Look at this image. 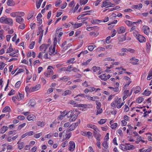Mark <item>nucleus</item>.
I'll list each match as a JSON object with an SVG mask.
<instances>
[{
    "instance_id": "4be33fe9",
    "label": "nucleus",
    "mask_w": 152,
    "mask_h": 152,
    "mask_svg": "<svg viewBox=\"0 0 152 152\" xmlns=\"http://www.w3.org/2000/svg\"><path fill=\"white\" fill-rule=\"evenodd\" d=\"M140 152H150L151 151V147H149L147 149H145L143 148L139 150Z\"/></svg>"
},
{
    "instance_id": "49530a36",
    "label": "nucleus",
    "mask_w": 152,
    "mask_h": 152,
    "mask_svg": "<svg viewBox=\"0 0 152 152\" xmlns=\"http://www.w3.org/2000/svg\"><path fill=\"white\" fill-rule=\"evenodd\" d=\"M107 121L106 119H102L98 122L100 124H102L105 123Z\"/></svg>"
},
{
    "instance_id": "c756f323",
    "label": "nucleus",
    "mask_w": 152,
    "mask_h": 152,
    "mask_svg": "<svg viewBox=\"0 0 152 152\" xmlns=\"http://www.w3.org/2000/svg\"><path fill=\"white\" fill-rule=\"evenodd\" d=\"M10 110V107L8 106H7L3 109L2 112L4 113L7 112H9Z\"/></svg>"
},
{
    "instance_id": "1a4fd4ad",
    "label": "nucleus",
    "mask_w": 152,
    "mask_h": 152,
    "mask_svg": "<svg viewBox=\"0 0 152 152\" xmlns=\"http://www.w3.org/2000/svg\"><path fill=\"white\" fill-rule=\"evenodd\" d=\"M38 29L39 30V31H40V32H41V33H40V34L39 36L38 41L39 43H41V41L43 35L44 30L42 29L41 26L38 27Z\"/></svg>"
},
{
    "instance_id": "20e7f679",
    "label": "nucleus",
    "mask_w": 152,
    "mask_h": 152,
    "mask_svg": "<svg viewBox=\"0 0 152 152\" xmlns=\"http://www.w3.org/2000/svg\"><path fill=\"white\" fill-rule=\"evenodd\" d=\"M121 100V99H119L117 100L113 101L111 104L112 107L114 108L117 107L118 109L120 108V103Z\"/></svg>"
},
{
    "instance_id": "412c9836",
    "label": "nucleus",
    "mask_w": 152,
    "mask_h": 152,
    "mask_svg": "<svg viewBox=\"0 0 152 152\" xmlns=\"http://www.w3.org/2000/svg\"><path fill=\"white\" fill-rule=\"evenodd\" d=\"M27 119L28 121H34L36 120V118L34 115L32 114L28 115L27 117Z\"/></svg>"
},
{
    "instance_id": "f704fd0d",
    "label": "nucleus",
    "mask_w": 152,
    "mask_h": 152,
    "mask_svg": "<svg viewBox=\"0 0 152 152\" xmlns=\"http://www.w3.org/2000/svg\"><path fill=\"white\" fill-rule=\"evenodd\" d=\"M92 60V58L89 59L83 63L82 64V65L83 66H87L89 64L90 62Z\"/></svg>"
},
{
    "instance_id": "13d9d810",
    "label": "nucleus",
    "mask_w": 152,
    "mask_h": 152,
    "mask_svg": "<svg viewBox=\"0 0 152 152\" xmlns=\"http://www.w3.org/2000/svg\"><path fill=\"white\" fill-rule=\"evenodd\" d=\"M89 34L91 36H93V37H96V36H97L98 34H97V33H95V32H91Z\"/></svg>"
},
{
    "instance_id": "c03bdc74",
    "label": "nucleus",
    "mask_w": 152,
    "mask_h": 152,
    "mask_svg": "<svg viewBox=\"0 0 152 152\" xmlns=\"http://www.w3.org/2000/svg\"><path fill=\"white\" fill-rule=\"evenodd\" d=\"M34 12L32 11H31L28 14V17H27V19L29 20L30 19L31 17H32L34 15Z\"/></svg>"
},
{
    "instance_id": "72a5a7b5",
    "label": "nucleus",
    "mask_w": 152,
    "mask_h": 152,
    "mask_svg": "<svg viewBox=\"0 0 152 152\" xmlns=\"http://www.w3.org/2000/svg\"><path fill=\"white\" fill-rule=\"evenodd\" d=\"M135 148V146L132 145H126V150H130L134 149Z\"/></svg>"
},
{
    "instance_id": "09e8293b",
    "label": "nucleus",
    "mask_w": 152,
    "mask_h": 152,
    "mask_svg": "<svg viewBox=\"0 0 152 152\" xmlns=\"http://www.w3.org/2000/svg\"><path fill=\"white\" fill-rule=\"evenodd\" d=\"M71 91L69 90H67L65 91L64 93V96H66L68 94H71Z\"/></svg>"
},
{
    "instance_id": "4468645a",
    "label": "nucleus",
    "mask_w": 152,
    "mask_h": 152,
    "mask_svg": "<svg viewBox=\"0 0 152 152\" xmlns=\"http://www.w3.org/2000/svg\"><path fill=\"white\" fill-rule=\"evenodd\" d=\"M69 144H70V146L69 147V150L70 151H74L75 147V145L74 142L72 141H70Z\"/></svg>"
},
{
    "instance_id": "6e6d98bb",
    "label": "nucleus",
    "mask_w": 152,
    "mask_h": 152,
    "mask_svg": "<svg viewBox=\"0 0 152 152\" xmlns=\"http://www.w3.org/2000/svg\"><path fill=\"white\" fill-rule=\"evenodd\" d=\"M42 135V133H39L36 134L34 135V137L36 138H38L39 137Z\"/></svg>"
},
{
    "instance_id": "5fc2aeb1",
    "label": "nucleus",
    "mask_w": 152,
    "mask_h": 152,
    "mask_svg": "<svg viewBox=\"0 0 152 152\" xmlns=\"http://www.w3.org/2000/svg\"><path fill=\"white\" fill-rule=\"evenodd\" d=\"M25 90L26 92L29 93L31 92L32 91H31V87L30 88H29V87L28 86H26L25 88Z\"/></svg>"
},
{
    "instance_id": "473e14b6",
    "label": "nucleus",
    "mask_w": 152,
    "mask_h": 152,
    "mask_svg": "<svg viewBox=\"0 0 152 152\" xmlns=\"http://www.w3.org/2000/svg\"><path fill=\"white\" fill-rule=\"evenodd\" d=\"M25 15V13L23 12H17V17H21Z\"/></svg>"
},
{
    "instance_id": "79ce46f5",
    "label": "nucleus",
    "mask_w": 152,
    "mask_h": 152,
    "mask_svg": "<svg viewBox=\"0 0 152 152\" xmlns=\"http://www.w3.org/2000/svg\"><path fill=\"white\" fill-rule=\"evenodd\" d=\"M118 126V124L117 123H114L111 125L110 127L113 129H115Z\"/></svg>"
},
{
    "instance_id": "ea45409f",
    "label": "nucleus",
    "mask_w": 152,
    "mask_h": 152,
    "mask_svg": "<svg viewBox=\"0 0 152 152\" xmlns=\"http://www.w3.org/2000/svg\"><path fill=\"white\" fill-rule=\"evenodd\" d=\"M4 31L3 30H0V40L3 39V37H4V36L3 35Z\"/></svg>"
},
{
    "instance_id": "bf43d9fd",
    "label": "nucleus",
    "mask_w": 152,
    "mask_h": 152,
    "mask_svg": "<svg viewBox=\"0 0 152 152\" xmlns=\"http://www.w3.org/2000/svg\"><path fill=\"white\" fill-rule=\"evenodd\" d=\"M103 146L105 148L107 149L108 147L107 141H104L102 143Z\"/></svg>"
},
{
    "instance_id": "f8f14e48",
    "label": "nucleus",
    "mask_w": 152,
    "mask_h": 152,
    "mask_svg": "<svg viewBox=\"0 0 152 152\" xmlns=\"http://www.w3.org/2000/svg\"><path fill=\"white\" fill-rule=\"evenodd\" d=\"M55 45H53V48H49V53L50 55H55L57 53V51L55 50Z\"/></svg>"
},
{
    "instance_id": "8fccbe9b",
    "label": "nucleus",
    "mask_w": 152,
    "mask_h": 152,
    "mask_svg": "<svg viewBox=\"0 0 152 152\" xmlns=\"http://www.w3.org/2000/svg\"><path fill=\"white\" fill-rule=\"evenodd\" d=\"M143 100V99L142 97H140L137 99L136 102L138 103H140L142 102Z\"/></svg>"
},
{
    "instance_id": "052dcab7",
    "label": "nucleus",
    "mask_w": 152,
    "mask_h": 152,
    "mask_svg": "<svg viewBox=\"0 0 152 152\" xmlns=\"http://www.w3.org/2000/svg\"><path fill=\"white\" fill-rule=\"evenodd\" d=\"M37 124L38 126L41 127L43 126H44V123L43 122H42L40 121H38L37 122Z\"/></svg>"
},
{
    "instance_id": "ddd939ff",
    "label": "nucleus",
    "mask_w": 152,
    "mask_h": 152,
    "mask_svg": "<svg viewBox=\"0 0 152 152\" xmlns=\"http://www.w3.org/2000/svg\"><path fill=\"white\" fill-rule=\"evenodd\" d=\"M41 86L40 84H38L34 86L31 87V91L32 92L37 91L40 88Z\"/></svg>"
},
{
    "instance_id": "bb28decb",
    "label": "nucleus",
    "mask_w": 152,
    "mask_h": 152,
    "mask_svg": "<svg viewBox=\"0 0 152 152\" xmlns=\"http://www.w3.org/2000/svg\"><path fill=\"white\" fill-rule=\"evenodd\" d=\"M66 114V111L65 110L64 111L61 113V115L59 116L58 118V120H61L63 119V118L64 117L65 115Z\"/></svg>"
},
{
    "instance_id": "6ab92c4d",
    "label": "nucleus",
    "mask_w": 152,
    "mask_h": 152,
    "mask_svg": "<svg viewBox=\"0 0 152 152\" xmlns=\"http://www.w3.org/2000/svg\"><path fill=\"white\" fill-rule=\"evenodd\" d=\"M142 4L140 3L138 4L132 6V8L133 9H138L140 10L142 8Z\"/></svg>"
},
{
    "instance_id": "a878e982",
    "label": "nucleus",
    "mask_w": 152,
    "mask_h": 152,
    "mask_svg": "<svg viewBox=\"0 0 152 152\" xmlns=\"http://www.w3.org/2000/svg\"><path fill=\"white\" fill-rule=\"evenodd\" d=\"M16 21L20 24H21L23 22L24 20L22 17H17Z\"/></svg>"
},
{
    "instance_id": "a211bd4d",
    "label": "nucleus",
    "mask_w": 152,
    "mask_h": 152,
    "mask_svg": "<svg viewBox=\"0 0 152 152\" xmlns=\"http://www.w3.org/2000/svg\"><path fill=\"white\" fill-rule=\"evenodd\" d=\"M130 60L131 61V63L133 65H136L137 64V63L139 61V60L137 59H136L135 57H132Z\"/></svg>"
},
{
    "instance_id": "f03ea898",
    "label": "nucleus",
    "mask_w": 152,
    "mask_h": 152,
    "mask_svg": "<svg viewBox=\"0 0 152 152\" xmlns=\"http://www.w3.org/2000/svg\"><path fill=\"white\" fill-rule=\"evenodd\" d=\"M0 22L2 23L8 24L10 25H12L13 23V21L12 19L4 17H2L1 18Z\"/></svg>"
},
{
    "instance_id": "0e129e2a",
    "label": "nucleus",
    "mask_w": 152,
    "mask_h": 152,
    "mask_svg": "<svg viewBox=\"0 0 152 152\" xmlns=\"http://www.w3.org/2000/svg\"><path fill=\"white\" fill-rule=\"evenodd\" d=\"M87 135L88 138H91V137H92V133L90 132H87Z\"/></svg>"
},
{
    "instance_id": "69168bd1",
    "label": "nucleus",
    "mask_w": 152,
    "mask_h": 152,
    "mask_svg": "<svg viewBox=\"0 0 152 152\" xmlns=\"http://www.w3.org/2000/svg\"><path fill=\"white\" fill-rule=\"evenodd\" d=\"M133 34L134 36L136 38V36H138V35L139 34H138V31L136 30H134L133 32Z\"/></svg>"
},
{
    "instance_id": "6e6552de",
    "label": "nucleus",
    "mask_w": 152,
    "mask_h": 152,
    "mask_svg": "<svg viewBox=\"0 0 152 152\" xmlns=\"http://www.w3.org/2000/svg\"><path fill=\"white\" fill-rule=\"evenodd\" d=\"M99 132L100 131L98 129V130H96L94 131V136L97 140H100V138L101 137V135L99 133Z\"/></svg>"
},
{
    "instance_id": "603ef678",
    "label": "nucleus",
    "mask_w": 152,
    "mask_h": 152,
    "mask_svg": "<svg viewBox=\"0 0 152 152\" xmlns=\"http://www.w3.org/2000/svg\"><path fill=\"white\" fill-rule=\"evenodd\" d=\"M96 109L100 108L101 106V103L97 101H96Z\"/></svg>"
},
{
    "instance_id": "a18cd8bd",
    "label": "nucleus",
    "mask_w": 152,
    "mask_h": 152,
    "mask_svg": "<svg viewBox=\"0 0 152 152\" xmlns=\"http://www.w3.org/2000/svg\"><path fill=\"white\" fill-rule=\"evenodd\" d=\"M96 47L95 45H89L88 47V50L90 51H92Z\"/></svg>"
},
{
    "instance_id": "680f3d73",
    "label": "nucleus",
    "mask_w": 152,
    "mask_h": 152,
    "mask_svg": "<svg viewBox=\"0 0 152 152\" xmlns=\"http://www.w3.org/2000/svg\"><path fill=\"white\" fill-rule=\"evenodd\" d=\"M5 64L3 62H0V69L2 70L4 67Z\"/></svg>"
},
{
    "instance_id": "39448f33",
    "label": "nucleus",
    "mask_w": 152,
    "mask_h": 152,
    "mask_svg": "<svg viewBox=\"0 0 152 152\" xmlns=\"http://www.w3.org/2000/svg\"><path fill=\"white\" fill-rule=\"evenodd\" d=\"M132 89L130 93H129V91L128 90H125L123 93L124 96L123 97V100H124L128 96H130L132 93Z\"/></svg>"
},
{
    "instance_id": "37998d69",
    "label": "nucleus",
    "mask_w": 152,
    "mask_h": 152,
    "mask_svg": "<svg viewBox=\"0 0 152 152\" xmlns=\"http://www.w3.org/2000/svg\"><path fill=\"white\" fill-rule=\"evenodd\" d=\"M141 88L139 86H137L135 88L134 93L137 94L140 91Z\"/></svg>"
},
{
    "instance_id": "423d86ee",
    "label": "nucleus",
    "mask_w": 152,
    "mask_h": 152,
    "mask_svg": "<svg viewBox=\"0 0 152 152\" xmlns=\"http://www.w3.org/2000/svg\"><path fill=\"white\" fill-rule=\"evenodd\" d=\"M136 38L140 43L145 42L146 41L145 37L140 34L138 35V36H136Z\"/></svg>"
},
{
    "instance_id": "cd10ccee",
    "label": "nucleus",
    "mask_w": 152,
    "mask_h": 152,
    "mask_svg": "<svg viewBox=\"0 0 152 152\" xmlns=\"http://www.w3.org/2000/svg\"><path fill=\"white\" fill-rule=\"evenodd\" d=\"M84 23H75L74 25H73V27L74 28H77L79 27H81L84 24Z\"/></svg>"
},
{
    "instance_id": "0eeeda50",
    "label": "nucleus",
    "mask_w": 152,
    "mask_h": 152,
    "mask_svg": "<svg viewBox=\"0 0 152 152\" xmlns=\"http://www.w3.org/2000/svg\"><path fill=\"white\" fill-rule=\"evenodd\" d=\"M79 122H77L75 123H74L71 124L69 127L68 131H71L74 129L78 126Z\"/></svg>"
},
{
    "instance_id": "b1692460",
    "label": "nucleus",
    "mask_w": 152,
    "mask_h": 152,
    "mask_svg": "<svg viewBox=\"0 0 152 152\" xmlns=\"http://www.w3.org/2000/svg\"><path fill=\"white\" fill-rule=\"evenodd\" d=\"M7 3V5L10 6H13L15 5V3L13 0H8Z\"/></svg>"
},
{
    "instance_id": "9d476101",
    "label": "nucleus",
    "mask_w": 152,
    "mask_h": 152,
    "mask_svg": "<svg viewBox=\"0 0 152 152\" xmlns=\"http://www.w3.org/2000/svg\"><path fill=\"white\" fill-rule=\"evenodd\" d=\"M48 47V45H47L45 44H42L39 47L41 52L43 53H46V50Z\"/></svg>"
},
{
    "instance_id": "58836bf2",
    "label": "nucleus",
    "mask_w": 152,
    "mask_h": 152,
    "mask_svg": "<svg viewBox=\"0 0 152 152\" xmlns=\"http://www.w3.org/2000/svg\"><path fill=\"white\" fill-rule=\"evenodd\" d=\"M17 144H18V148L20 150L23 147V146L24 145V143L23 142H21L20 143H19V142H18L17 143Z\"/></svg>"
},
{
    "instance_id": "f257e3e1",
    "label": "nucleus",
    "mask_w": 152,
    "mask_h": 152,
    "mask_svg": "<svg viewBox=\"0 0 152 152\" xmlns=\"http://www.w3.org/2000/svg\"><path fill=\"white\" fill-rule=\"evenodd\" d=\"M80 113L76 110H71L68 112L66 111V116L67 118H70V122L75 121L77 118V116Z\"/></svg>"
},
{
    "instance_id": "338daca9",
    "label": "nucleus",
    "mask_w": 152,
    "mask_h": 152,
    "mask_svg": "<svg viewBox=\"0 0 152 152\" xmlns=\"http://www.w3.org/2000/svg\"><path fill=\"white\" fill-rule=\"evenodd\" d=\"M21 84V82L20 81H18L15 85V86L16 88H18Z\"/></svg>"
},
{
    "instance_id": "dca6fc26",
    "label": "nucleus",
    "mask_w": 152,
    "mask_h": 152,
    "mask_svg": "<svg viewBox=\"0 0 152 152\" xmlns=\"http://www.w3.org/2000/svg\"><path fill=\"white\" fill-rule=\"evenodd\" d=\"M126 28L124 26H121L118 28L117 32L118 34H121L125 31Z\"/></svg>"
},
{
    "instance_id": "de8ad7c7",
    "label": "nucleus",
    "mask_w": 152,
    "mask_h": 152,
    "mask_svg": "<svg viewBox=\"0 0 152 152\" xmlns=\"http://www.w3.org/2000/svg\"><path fill=\"white\" fill-rule=\"evenodd\" d=\"M100 68L99 67H96L95 66H94L92 68V69L93 71L94 72H96L97 70H99L100 69Z\"/></svg>"
},
{
    "instance_id": "c9c22d12",
    "label": "nucleus",
    "mask_w": 152,
    "mask_h": 152,
    "mask_svg": "<svg viewBox=\"0 0 152 152\" xmlns=\"http://www.w3.org/2000/svg\"><path fill=\"white\" fill-rule=\"evenodd\" d=\"M99 78H100L102 80L104 81H106V74H103L99 76Z\"/></svg>"
},
{
    "instance_id": "2f4dec72",
    "label": "nucleus",
    "mask_w": 152,
    "mask_h": 152,
    "mask_svg": "<svg viewBox=\"0 0 152 152\" xmlns=\"http://www.w3.org/2000/svg\"><path fill=\"white\" fill-rule=\"evenodd\" d=\"M125 23L129 26H132L134 23V22L128 20L125 21Z\"/></svg>"
},
{
    "instance_id": "e2e57ef3",
    "label": "nucleus",
    "mask_w": 152,
    "mask_h": 152,
    "mask_svg": "<svg viewBox=\"0 0 152 152\" xmlns=\"http://www.w3.org/2000/svg\"><path fill=\"white\" fill-rule=\"evenodd\" d=\"M35 44V42H32L29 46V48L31 49H33L34 47Z\"/></svg>"
},
{
    "instance_id": "774afa93",
    "label": "nucleus",
    "mask_w": 152,
    "mask_h": 152,
    "mask_svg": "<svg viewBox=\"0 0 152 152\" xmlns=\"http://www.w3.org/2000/svg\"><path fill=\"white\" fill-rule=\"evenodd\" d=\"M74 60H75L74 58H72L70 59L69 60H68L67 61V62L68 63H69V64L72 63Z\"/></svg>"
},
{
    "instance_id": "9b49d317",
    "label": "nucleus",
    "mask_w": 152,
    "mask_h": 152,
    "mask_svg": "<svg viewBox=\"0 0 152 152\" xmlns=\"http://www.w3.org/2000/svg\"><path fill=\"white\" fill-rule=\"evenodd\" d=\"M110 2L108 0H106L104 1L101 5V7L103 8L104 7H110Z\"/></svg>"
},
{
    "instance_id": "864d4df0",
    "label": "nucleus",
    "mask_w": 152,
    "mask_h": 152,
    "mask_svg": "<svg viewBox=\"0 0 152 152\" xmlns=\"http://www.w3.org/2000/svg\"><path fill=\"white\" fill-rule=\"evenodd\" d=\"M97 111L96 112V115H98L101 113H102V109L99 108V109H96Z\"/></svg>"
},
{
    "instance_id": "c85d7f7f",
    "label": "nucleus",
    "mask_w": 152,
    "mask_h": 152,
    "mask_svg": "<svg viewBox=\"0 0 152 152\" xmlns=\"http://www.w3.org/2000/svg\"><path fill=\"white\" fill-rule=\"evenodd\" d=\"M87 126L88 128H90L93 129L94 130V131H95L96 130H98V128L96 126L94 125H93L91 124H88L87 125Z\"/></svg>"
},
{
    "instance_id": "7ed1b4c3",
    "label": "nucleus",
    "mask_w": 152,
    "mask_h": 152,
    "mask_svg": "<svg viewBox=\"0 0 152 152\" xmlns=\"http://www.w3.org/2000/svg\"><path fill=\"white\" fill-rule=\"evenodd\" d=\"M53 68L52 66H49L47 68V71L44 73V75L47 77H49L51 75L53 74V72L52 69Z\"/></svg>"
},
{
    "instance_id": "f3484780",
    "label": "nucleus",
    "mask_w": 152,
    "mask_h": 152,
    "mask_svg": "<svg viewBox=\"0 0 152 152\" xmlns=\"http://www.w3.org/2000/svg\"><path fill=\"white\" fill-rule=\"evenodd\" d=\"M36 104V102L34 99H31L29 102L28 104L29 107H33Z\"/></svg>"
},
{
    "instance_id": "2eb2a0df",
    "label": "nucleus",
    "mask_w": 152,
    "mask_h": 152,
    "mask_svg": "<svg viewBox=\"0 0 152 152\" xmlns=\"http://www.w3.org/2000/svg\"><path fill=\"white\" fill-rule=\"evenodd\" d=\"M142 29L145 34L146 35L148 34L150 30L148 26H144L142 27Z\"/></svg>"
},
{
    "instance_id": "3c124183",
    "label": "nucleus",
    "mask_w": 152,
    "mask_h": 152,
    "mask_svg": "<svg viewBox=\"0 0 152 152\" xmlns=\"http://www.w3.org/2000/svg\"><path fill=\"white\" fill-rule=\"evenodd\" d=\"M13 50V48L12 47L11 44H10L9 48L7 50L6 53H10V52L12 51Z\"/></svg>"
},
{
    "instance_id": "7c9ffc66",
    "label": "nucleus",
    "mask_w": 152,
    "mask_h": 152,
    "mask_svg": "<svg viewBox=\"0 0 152 152\" xmlns=\"http://www.w3.org/2000/svg\"><path fill=\"white\" fill-rule=\"evenodd\" d=\"M151 92L150 91H149L148 89L145 90L142 93L143 95L146 96H149L151 94Z\"/></svg>"
},
{
    "instance_id": "4c0bfd02",
    "label": "nucleus",
    "mask_w": 152,
    "mask_h": 152,
    "mask_svg": "<svg viewBox=\"0 0 152 152\" xmlns=\"http://www.w3.org/2000/svg\"><path fill=\"white\" fill-rule=\"evenodd\" d=\"M72 68V66L70 65L68 66L67 67H66V68H64V71L66 72H71L72 71L71 69Z\"/></svg>"
},
{
    "instance_id": "5701e85b",
    "label": "nucleus",
    "mask_w": 152,
    "mask_h": 152,
    "mask_svg": "<svg viewBox=\"0 0 152 152\" xmlns=\"http://www.w3.org/2000/svg\"><path fill=\"white\" fill-rule=\"evenodd\" d=\"M8 130V127L6 126H3L1 129L0 133L3 134Z\"/></svg>"
},
{
    "instance_id": "393cba45",
    "label": "nucleus",
    "mask_w": 152,
    "mask_h": 152,
    "mask_svg": "<svg viewBox=\"0 0 152 152\" xmlns=\"http://www.w3.org/2000/svg\"><path fill=\"white\" fill-rule=\"evenodd\" d=\"M19 95H17V100L18 101H20L22 100L24 98V95L20 93L19 92L18 93Z\"/></svg>"
},
{
    "instance_id": "4d7b16f0",
    "label": "nucleus",
    "mask_w": 152,
    "mask_h": 152,
    "mask_svg": "<svg viewBox=\"0 0 152 152\" xmlns=\"http://www.w3.org/2000/svg\"><path fill=\"white\" fill-rule=\"evenodd\" d=\"M26 124L25 123H24L19 125L18 126V129L19 130H20L23 127L25 126Z\"/></svg>"
},
{
    "instance_id": "e433bc0d",
    "label": "nucleus",
    "mask_w": 152,
    "mask_h": 152,
    "mask_svg": "<svg viewBox=\"0 0 152 152\" xmlns=\"http://www.w3.org/2000/svg\"><path fill=\"white\" fill-rule=\"evenodd\" d=\"M43 0H39V1H37L36 3V6L37 9H39L41 3L42 1Z\"/></svg>"
},
{
    "instance_id": "aec40b11",
    "label": "nucleus",
    "mask_w": 152,
    "mask_h": 152,
    "mask_svg": "<svg viewBox=\"0 0 152 152\" xmlns=\"http://www.w3.org/2000/svg\"><path fill=\"white\" fill-rule=\"evenodd\" d=\"M86 97L88 100H92L93 101H96V99H99V98L97 96H93L92 97L89 95H87Z\"/></svg>"
},
{
    "instance_id": "a19ab883",
    "label": "nucleus",
    "mask_w": 152,
    "mask_h": 152,
    "mask_svg": "<svg viewBox=\"0 0 152 152\" xmlns=\"http://www.w3.org/2000/svg\"><path fill=\"white\" fill-rule=\"evenodd\" d=\"M152 77V71L150 70L148 75L147 79L148 80H150Z\"/></svg>"
}]
</instances>
